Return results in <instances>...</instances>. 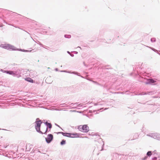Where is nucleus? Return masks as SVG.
<instances>
[{"mask_svg": "<svg viewBox=\"0 0 160 160\" xmlns=\"http://www.w3.org/2000/svg\"><path fill=\"white\" fill-rule=\"evenodd\" d=\"M25 80L26 81L31 83H33L34 82L33 80L30 78H25Z\"/></svg>", "mask_w": 160, "mask_h": 160, "instance_id": "8", "label": "nucleus"}, {"mask_svg": "<svg viewBox=\"0 0 160 160\" xmlns=\"http://www.w3.org/2000/svg\"><path fill=\"white\" fill-rule=\"evenodd\" d=\"M148 83H153L156 82V81H154L152 79H149L148 80Z\"/></svg>", "mask_w": 160, "mask_h": 160, "instance_id": "10", "label": "nucleus"}, {"mask_svg": "<svg viewBox=\"0 0 160 160\" xmlns=\"http://www.w3.org/2000/svg\"><path fill=\"white\" fill-rule=\"evenodd\" d=\"M59 133H61L64 136H66V137H70V133H64L63 132H60Z\"/></svg>", "mask_w": 160, "mask_h": 160, "instance_id": "9", "label": "nucleus"}, {"mask_svg": "<svg viewBox=\"0 0 160 160\" xmlns=\"http://www.w3.org/2000/svg\"><path fill=\"white\" fill-rule=\"evenodd\" d=\"M79 137V135L77 133H70V138H75Z\"/></svg>", "mask_w": 160, "mask_h": 160, "instance_id": "6", "label": "nucleus"}, {"mask_svg": "<svg viewBox=\"0 0 160 160\" xmlns=\"http://www.w3.org/2000/svg\"><path fill=\"white\" fill-rule=\"evenodd\" d=\"M47 131V127L46 125H44L42 126L41 130L39 132L42 133H45Z\"/></svg>", "mask_w": 160, "mask_h": 160, "instance_id": "4", "label": "nucleus"}, {"mask_svg": "<svg viewBox=\"0 0 160 160\" xmlns=\"http://www.w3.org/2000/svg\"><path fill=\"white\" fill-rule=\"evenodd\" d=\"M147 155L149 156H150L152 155V152L151 151L148 152L147 154Z\"/></svg>", "mask_w": 160, "mask_h": 160, "instance_id": "14", "label": "nucleus"}, {"mask_svg": "<svg viewBox=\"0 0 160 160\" xmlns=\"http://www.w3.org/2000/svg\"><path fill=\"white\" fill-rule=\"evenodd\" d=\"M42 123L41 121H37L35 122V128L38 132L40 131V127Z\"/></svg>", "mask_w": 160, "mask_h": 160, "instance_id": "3", "label": "nucleus"}, {"mask_svg": "<svg viewBox=\"0 0 160 160\" xmlns=\"http://www.w3.org/2000/svg\"><path fill=\"white\" fill-rule=\"evenodd\" d=\"M1 46V47L9 50H18L16 47L10 44L2 45Z\"/></svg>", "mask_w": 160, "mask_h": 160, "instance_id": "1", "label": "nucleus"}, {"mask_svg": "<svg viewBox=\"0 0 160 160\" xmlns=\"http://www.w3.org/2000/svg\"><path fill=\"white\" fill-rule=\"evenodd\" d=\"M49 78H47L46 79V80H45V81H46V82L47 83H51V80L50 81H49Z\"/></svg>", "mask_w": 160, "mask_h": 160, "instance_id": "12", "label": "nucleus"}, {"mask_svg": "<svg viewBox=\"0 0 160 160\" xmlns=\"http://www.w3.org/2000/svg\"><path fill=\"white\" fill-rule=\"evenodd\" d=\"M53 138V136L52 134H48L47 137L46 138V142L48 143H50L52 140Z\"/></svg>", "mask_w": 160, "mask_h": 160, "instance_id": "5", "label": "nucleus"}, {"mask_svg": "<svg viewBox=\"0 0 160 160\" xmlns=\"http://www.w3.org/2000/svg\"><path fill=\"white\" fill-rule=\"evenodd\" d=\"M46 124L47 127H48L49 128H52V125L51 123L46 122Z\"/></svg>", "mask_w": 160, "mask_h": 160, "instance_id": "13", "label": "nucleus"}, {"mask_svg": "<svg viewBox=\"0 0 160 160\" xmlns=\"http://www.w3.org/2000/svg\"><path fill=\"white\" fill-rule=\"evenodd\" d=\"M65 141L64 140H63L61 142V144L62 145L64 144L65 143Z\"/></svg>", "mask_w": 160, "mask_h": 160, "instance_id": "15", "label": "nucleus"}, {"mask_svg": "<svg viewBox=\"0 0 160 160\" xmlns=\"http://www.w3.org/2000/svg\"><path fill=\"white\" fill-rule=\"evenodd\" d=\"M7 73L11 75H14L15 74L13 71H6Z\"/></svg>", "mask_w": 160, "mask_h": 160, "instance_id": "11", "label": "nucleus"}, {"mask_svg": "<svg viewBox=\"0 0 160 160\" xmlns=\"http://www.w3.org/2000/svg\"><path fill=\"white\" fill-rule=\"evenodd\" d=\"M78 129L81 131L87 132L89 130V128L86 125H80L78 127Z\"/></svg>", "mask_w": 160, "mask_h": 160, "instance_id": "2", "label": "nucleus"}, {"mask_svg": "<svg viewBox=\"0 0 160 160\" xmlns=\"http://www.w3.org/2000/svg\"><path fill=\"white\" fill-rule=\"evenodd\" d=\"M32 147V145L30 144H27L26 147V150L27 151H29L30 150V148H31V147Z\"/></svg>", "mask_w": 160, "mask_h": 160, "instance_id": "7", "label": "nucleus"}]
</instances>
